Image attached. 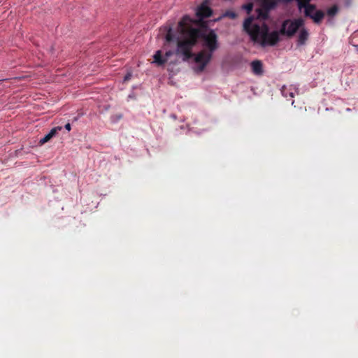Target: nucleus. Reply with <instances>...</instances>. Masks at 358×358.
<instances>
[{
    "label": "nucleus",
    "mask_w": 358,
    "mask_h": 358,
    "mask_svg": "<svg viewBox=\"0 0 358 358\" xmlns=\"http://www.w3.org/2000/svg\"><path fill=\"white\" fill-rule=\"evenodd\" d=\"M338 12V7L337 5H334L331 8H329L327 10V14L328 16L334 17L336 16Z\"/></svg>",
    "instance_id": "f8f14e48"
},
{
    "label": "nucleus",
    "mask_w": 358,
    "mask_h": 358,
    "mask_svg": "<svg viewBox=\"0 0 358 358\" xmlns=\"http://www.w3.org/2000/svg\"><path fill=\"white\" fill-rule=\"evenodd\" d=\"M252 22L253 17H248L243 22V29L250 35L252 41L262 47L275 45L280 40L279 38L280 34L289 38L293 37L304 24L301 17L294 20L287 19L282 22L280 31L269 32V27L266 23L258 24Z\"/></svg>",
    "instance_id": "f03ea898"
},
{
    "label": "nucleus",
    "mask_w": 358,
    "mask_h": 358,
    "mask_svg": "<svg viewBox=\"0 0 358 358\" xmlns=\"http://www.w3.org/2000/svg\"><path fill=\"white\" fill-rule=\"evenodd\" d=\"M64 128L66 129H67L68 131H70L71 130V124L69 122H68L67 124H65L64 126Z\"/></svg>",
    "instance_id": "6ab92c4d"
},
{
    "label": "nucleus",
    "mask_w": 358,
    "mask_h": 358,
    "mask_svg": "<svg viewBox=\"0 0 358 358\" xmlns=\"http://www.w3.org/2000/svg\"><path fill=\"white\" fill-rule=\"evenodd\" d=\"M258 17L262 18L263 20H266L268 17V14L270 11H266L262 7L258 9Z\"/></svg>",
    "instance_id": "ddd939ff"
},
{
    "label": "nucleus",
    "mask_w": 358,
    "mask_h": 358,
    "mask_svg": "<svg viewBox=\"0 0 358 358\" xmlns=\"http://www.w3.org/2000/svg\"><path fill=\"white\" fill-rule=\"evenodd\" d=\"M281 93L285 98L293 99L294 95L299 93V90L294 85H283L281 89Z\"/></svg>",
    "instance_id": "423d86ee"
},
{
    "label": "nucleus",
    "mask_w": 358,
    "mask_h": 358,
    "mask_svg": "<svg viewBox=\"0 0 358 358\" xmlns=\"http://www.w3.org/2000/svg\"><path fill=\"white\" fill-rule=\"evenodd\" d=\"M309 34L306 28H302L299 30V34L298 36V40H296V43L298 45H303L306 43L307 40L308 39Z\"/></svg>",
    "instance_id": "9d476101"
},
{
    "label": "nucleus",
    "mask_w": 358,
    "mask_h": 358,
    "mask_svg": "<svg viewBox=\"0 0 358 358\" xmlns=\"http://www.w3.org/2000/svg\"><path fill=\"white\" fill-rule=\"evenodd\" d=\"M312 0H306V4L303 6V14L306 17L313 20V23L320 24L325 17L324 11L316 10V6L310 3Z\"/></svg>",
    "instance_id": "7ed1b4c3"
},
{
    "label": "nucleus",
    "mask_w": 358,
    "mask_h": 358,
    "mask_svg": "<svg viewBox=\"0 0 358 358\" xmlns=\"http://www.w3.org/2000/svg\"><path fill=\"white\" fill-rule=\"evenodd\" d=\"M131 77H132V73H128L127 74L125 75L124 81L127 82V81L129 80L131 78Z\"/></svg>",
    "instance_id": "f3484780"
},
{
    "label": "nucleus",
    "mask_w": 358,
    "mask_h": 358,
    "mask_svg": "<svg viewBox=\"0 0 358 358\" xmlns=\"http://www.w3.org/2000/svg\"><path fill=\"white\" fill-rule=\"evenodd\" d=\"M243 8L246 10L247 13H250L252 12V4L247 3L243 6Z\"/></svg>",
    "instance_id": "dca6fc26"
},
{
    "label": "nucleus",
    "mask_w": 358,
    "mask_h": 358,
    "mask_svg": "<svg viewBox=\"0 0 358 358\" xmlns=\"http://www.w3.org/2000/svg\"><path fill=\"white\" fill-rule=\"evenodd\" d=\"M177 53L183 55L184 59L194 58L199 64L197 72H202L212 60L213 52L219 48L218 36L211 29L206 30L192 26V19L186 15L178 24Z\"/></svg>",
    "instance_id": "f257e3e1"
},
{
    "label": "nucleus",
    "mask_w": 358,
    "mask_h": 358,
    "mask_svg": "<svg viewBox=\"0 0 358 358\" xmlns=\"http://www.w3.org/2000/svg\"><path fill=\"white\" fill-rule=\"evenodd\" d=\"M261 3V6L265 9L266 12L273 10L279 3V0H258Z\"/></svg>",
    "instance_id": "0eeeda50"
},
{
    "label": "nucleus",
    "mask_w": 358,
    "mask_h": 358,
    "mask_svg": "<svg viewBox=\"0 0 358 358\" xmlns=\"http://www.w3.org/2000/svg\"><path fill=\"white\" fill-rule=\"evenodd\" d=\"M62 129V127H53L50 130V133L45 134L42 138L40 139L39 143L40 145H44L45 143L49 141L52 137H54L58 132Z\"/></svg>",
    "instance_id": "1a4fd4ad"
},
{
    "label": "nucleus",
    "mask_w": 358,
    "mask_h": 358,
    "mask_svg": "<svg viewBox=\"0 0 358 358\" xmlns=\"http://www.w3.org/2000/svg\"><path fill=\"white\" fill-rule=\"evenodd\" d=\"M166 30V34H165V40L166 43H171L176 38L175 34L173 32L172 27L171 26L165 27H164Z\"/></svg>",
    "instance_id": "9b49d317"
},
{
    "label": "nucleus",
    "mask_w": 358,
    "mask_h": 358,
    "mask_svg": "<svg viewBox=\"0 0 358 358\" xmlns=\"http://www.w3.org/2000/svg\"><path fill=\"white\" fill-rule=\"evenodd\" d=\"M212 15L213 10L210 7L207 5H200V6L197 7L196 10V15L199 19L195 20H192V26L196 27H206V23L203 22V19L211 17Z\"/></svg>",
    "instance_id": "20e7f679"
},
{
    "label": "nucleus",
    "mask_w": 358,
    "mask_h": 358,
    "mask_svg": "<svg viewBox=\"0 0 358 358\" xmlns=\"http://www.w3.org/2000/svg\"><path fill=\"white\" fill-rule=\"evenodd\" d=\"M210 0H204V1H203V2L201 3V5H206L207 6H208V4L210 3Z\"/></svg>",
    "instance_id": "a211bd4d"
},
{
    "label": "nucleus",
    "mask_w": 358,
    "mask_h": 358,
    "mask_svg": "<svg viewBox=\"0 0 358 358\" xmlns=\"http://www.w3.org/2000/svg\"><path fill=\"white\" fill-rule=\"evenodd\" d=\"M252 73L262 76L264 73L263 63L262 61L255 60L250 64Z\"/></svg>",
    "instance_id": "6e6552de"
},
{
    "label": "nucleus",
    "mask_w": 358,
    "mask_h": 358,
    "mask_svg": "<svg viewBox=\"0 0 358 358\" xmlns=\"http://www.w3.org/2000/svg\"><path fill=\"white\" fill-rule=\"evenodd\" d=\"M176 55L177 57H181L183 62H187L190 59H184V56L182 54L177 53V48L174 50L166 51L164 56H162V50H157L153 56L154 62L157 64L158 66L164 65L169 57L172 55Z\"/></svg>",
    "instance_id": "39448f33"
},
{
    "label": "nucleus",
    "mask_w": 358,
    "mask_h": 358,
    "mask_svg": "<svg viewBox=\"0 0 358 358\" xmlns=\"http://www.w3.org/2000/svg\"><path fill=\"white\" fill-rule=\"evenodd\" d=\"M224 16L227 17L231 18V19H234V18L237 17V14L235 13V12H234V11H227L224 14Z\"/></svg>",
    "instance_id": "2eb2a0df"
},
{
    "label": "nucleus",
    "mask_w": 358,
    "mask_h": 358,
    "mask_svg": "<svg viewBox=\"0 0 358 358\" xmlns=\"http://www.w3.org/2000/svg\"><path fill=\"white\" fill-rule=\"evenodd\" d=\"M292 0H280V2L283 3H288L289 1H292ZM296 3H298V6L299 10H301L303 6L306 4V0H296Z\"/></svg>",
    "instance_id": "4468645a"
}]
</instances>
